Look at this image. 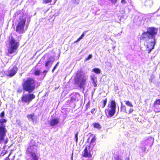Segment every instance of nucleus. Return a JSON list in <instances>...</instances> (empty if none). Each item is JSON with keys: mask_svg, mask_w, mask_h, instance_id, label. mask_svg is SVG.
I'll list each match as a JSON object with an SVG mask.
<instances>
[{"mask_svg": "<svg viewBox=\"0 0 160 160\" xmlns=\"http://www.w3.org/2000/svg\"><path fill=\"white\" fill-rule=\"evenodd\" d=\"M35 85L34 79L32 78H28L22 84L23 89L30 93L35 89Z\"/></svg>", "mask_w": 160, "mask_h": 160, "instance_id": "obj_1", "label": "nucleus"}, {"mask_svg": "<svg viewBox=\"0 0 160 160\" xmlns=\"http://www.w3.org/2000/svg\"><path fill=\"white\" fill-rule=\"evenodd\" d=\"M88 76L84 73H78L75 78L76 83L81 88L84 89Z\"/></svg>", "mask_w": 160, "mask_h": 160, "instance_id": "obj_2", "label": "nucleus"}, {"mask_svg": "<svg viewBox=\"0 0 160 160\" xmlns=\"http://www.w3.org/2000/svg\"><path fill=\"white\" fill-rule=\"evenodd\" d=\"M19 45V43L16 41L14 38L11 37L10 39L9 44L8 47V55L15 53Z\"/></svg>", "mask_w": 160, "mask_h": 160, "instance_id": "obj_3", "label": "nucleus"}, {"mask_svg": "<svg viewBox=\"0 0 160 160\" xmlns=\"http://www.w3.org/2000/svg\"><path fill=\"white\" fill-rule=\"evenodd\" d=\"M26 21L25 18H20L16 27V31L19 33H23L25 32L24 26Z\"/></svg>", "mask_w": 160, "mask_h": 160, "instance_id": "obj_4", "label": "nucleus"}, {"mask_svg": "<svg viewBox=\"0 0 160 160\" xmlns=\"http://www.w3.org/2000/svg\"><path fill=\"white\" fill-rule=\"evenodd\" d=\"M156 43V40L155 38H151L148 41L147 48L148 51V53H150L151 51L153 49Z\"/></svg>", "mask_w": 160, "mask_h": 160, "instance_id": "obj_5", "label": "nucleus"}, {"mask_svg": "<svg viewBox=\"0 0 160 160\" xmlns=\"http://www.w3.org/2000/svg\"><path fill=\"white\" fill-rule=\"evenodd\" d=\"M92 149V147H91L90 144L87 145L84 151L83 156L85 157L91 158L92 157L91 152Z\"/></svg>", "mask_w": 160, "mask_h": 160, "instance_id": "obj_6", "label": "nucleus"}, {"mask_svg": "<svg viewBox=\"0 0 160 160\" xmlns=\"http://www.w3.org/2000/svg\"><path fill=\"white\" fill-rule=\"evenodd\" d=\"M35 97V96L33 94H25L22 97V101L24 102H29Z\"/></svg>", "mask_w": 160, "mask_h": 160, "instance_id": "obj_7", "label": "nucleus"}, {"mask_svg": "<svg viewBox=\"0 0 160 160\" xmlns=\"http://www.w3.org/2000/svg\"><path fill=\"white\" fill-rule=\"evenodd\" d=\"M158 29L153 27H150L148 28L147 32L151 37V38H155L156 35L157 34Z\"/></svg>", "mask_w": 160, "mask_h": 160, "instance_id": "obj_8", "label": "nucleus"}, {"mask_svg": "<svg viewBox=\"0 0 160 160\" xmlns=\"http://www.w3.org/2000/svg\"><path fill=\"white\" fill-rule=\"evenodd\" d=\"M7 130L4 126H0V142H2L6 136Z\"/></svg>", "mask_w": 160, "mask_h": 160, "instance_id": "obj_9", "label": "nucleus"}, {"mask_svg": "<svg viewBox=\"0 0 160 160\" xmlns=\"http://www.w3.org/2000/svg\"><path fill=\"white\" fill-rule=\"evenodd\" d=\"M115 112L116 109L111 108H108V109H106L105 110V113L108 118L111 117L113 116Z\"/></svg>", "mask_w": 160, "mask_h": 160, "instance_id": "obj_10", "label": "nucleus"}, {"mask_svg": "<svg viewBox=\"0 0 160 160\" xmlns=\"http://www.w3.org/2000/svg\"><path fill=\"white\" fill-rule=\"evenodd\" d=\"M18 71V68L17 67L14 66L11 70L6 72V74L8 76L12 77Z\"/></svg>", "mask_w": 160, "mask_h": 160, "instance_id": "obj_11", "label": "nucleus"}, {"mask_svg": "<svg viewBox=\"0 0 160 160\" xmlns=\"http://www.w3.org/2000/svg\"><path fill=\"white\" fill-rule=\"evenodd\" d=\"M27 117L29 121L32 122L33 124L36 123L38 118L34 114L28 115Z\"/></svg>", "mask_w": 160, "mask_h": 160, "instance_id": "obj_12", "label": "nucleus"}, {"mask_svg": "<svg viewBox=\"0 0 160 160\" xmlns=\"http://www.w3.org/2000/svg\"><path fill=\"white\" fill-rule=\"evenodd\" d=\"M151 37L150 36L148 32H145L142 33L141 36V39L145 41H148L149 40Z\"/></svg>", "mask_w": 160, "mask_h": 160, "instance_id": "obj_13", "label": "nucleus"}, {"mask_svg": "<svg viewBox=\"0 0 160 160\" xmlns=\"http://www.w3.org/2000/svg\"><path fill=\"white\" fill-rule=\"evenodd\" d=\"M54 59L52 58H49L45 63V66L48 67V68H50L51 66Z\"/></svg>", "mask_w": 160, "mask_h": 160, "instance_id": "obj_14", "label": "nucleus"}, {"mask_svg": "<svg viewBox=\"0 0 160 160\" xmlns=\"http://www.w3.org/2000/svg\"><path fill=\"white\" fill-rule=\"evenodd\" d=\"M59 119L58 118H54L51 119L49 121L50 125L51 126H55L59 122Z\"/></svg>", "mask_w": 160, "mask_h": 160, "instance_id": "obj_15", "label": "nucleus"}, {"mask_svg": "<svg viewBox=\"0 0 160 160\" xmlns=\"http://www.w3.org/2000/svg\"><path fill=\"white\" fill-rule=\"evenodd\" d=\"M36 149V147L35 146H29L28 148L27 153L28 154H30L34 152L35 150Z\"/></svg>", "mask_w": 160, "mask_h": 160, "instance_id": "obj_16", "label": "nucleus"}, {"mask_svg": "<svg viewBox=\"0 0 160 160\" xmlns=\"http://www.w3.org/2000/svg\"><path fill=\"white\" fill-rule=\"evenodd\" d=\"M108 107V108H113L116 109V103L115 101L112 100L109 103Z\"/></svg>", "mask_w": 160, "mask_h": 160, "instance_id": "obj_17", "label": "nucleus"}, {"mask_svg": "<svg viewBox=\"0 0 160 160\" xmlns=\"http://www.w3.org/2000/svg\"><path fill=\"white\" fill-rule=\"evenodd\" d=\"M32 159L33 160H38L39 158L38 156L34 152L30 153Z\"/></svg>", "mask_w": 160, "mask_h": 160, "instance_id": "obj_18", "label": "nucleus"}, {"mask_svg": "<svg viewBox=\"0 0 160 160\" xmlns=\"http://www.w3.org/2000/svg\"><path fill=\"white\" fill-rule=\"evenodd\" d=\"M121 111H122L123 112H127L126 107V106L123 105L122 102L121 103Z\"/></svg>", "mask_w": 160, "mask_h": 160, "instance_id": "obj_19", "label": "nucleus"}, {"mask_svg": "<svg viewBox=\"0 0 160 160\" xmlns=\"http://www.w3.org/2000/svg\"><path fill=\"white\" fill-rule=\"evenodd\" d=\"M85 35V32H84L82 33V34L81 36L75 41L74 42V43L77 42L79 41L83 37H84V35Z\"/></svg>", "mask_w": 160, "mask_h": 160, "instance_id": "obj_20", "label": "nucleus"}, {"mask_svg": "<svg viewBox=\"0 0 160 160\" xmlns=\"http://www.w3.org/2000/svg\"><path fill=\"white\" fill-rule=\"evenodd\" d=\"M92 71L97 74H99L100 73L101 70L98 68H94L92 70Z\"/></svg>", "mask_w": 160, "mask_h": 160, "instance_id": "obj_21", "label": "nucleus"}, {"mask_svg": "<svg viewBox=\"0 0 160 160\" xmlns=\"http://www.w3.org/2000/svg\"><path fill=\"white\" fill-rule=\"evenodd\" d=\"M93 126L94 128L99 129L101 128L100 125L98 123H93Z\"/></svg>", "mask_w": 160, "mask_h": 160, "instance_id": "obj_22", "label": "nucleus"}, {"mask_svg": "<svg viewBox=\"0 0 160 160\" xmlns=\"http://www.w3.org/2000/svg\"><path fill=\"white\" fill-rule=\"evenodd\" d=\"M125 102L126 105H127V106L130 107H133L132 104L130 101H125Z\"/></svg>", "mask_w": 160, "mask_h": 160, "instance_id": "obj_23", "label": "nucleus"}, {"mask_svg": "<svg viewBox=\"0 0 160 160\" xmlns=\"http://www.w3.org/2000/svg\"><path fill=\"white\" fill-rule=\"evenodd\" d=\"M152 1L151 0H150L149 1H146L145 3V4L147 6L149 5V6H150L152 4Z\"/></svg>", "mask_w": 160, "mask_h": 160, "instance_id": "obj_24", "label": "nucleus"}, {"mask_svg": "<svg viewBox=\"0 0 160 160\" xmlns=\"http://www.w3.org/2000/svg\"><path fill=\"white\" fill-rule=\"evenodd\" d=\"M78 132H77L75 135V139L76 142L77 143L78 141Z\"/></svg>", "mask_w": 160, "mask_h": 160, "instance_id": "obj_25", "label": "nucleus"}, {"mask_svg": "<svg viewBox=\"0 0 160 160\" xmlns=\"http://www.w3.org/2000/svg\"><path fill=\"white\" fill-rule=\"evenodd\" d=\"M59 64V62H58L57 64L54 66L52 70V72L53 73L55 70V69L57 68L58 67Z\"/></svg>", "mask_w": 160, "mask_h": 160, "instance_id": "obj_26", "label": "nucleus"}, {"mask_svg": "<svg viewBox=\"0 0 160 160\" xmlns=\"http://www.w3.org/2000/svg\"><path fill=\"white\" fill-rule=\"evenodd\" d=\"M34 73L35 75L36 76L39 75H40V71L39 70H36L35 71Z\"/></svg>", "mask_w": 160, "mask_h": 160, "instance_id": "obj_27", "label": "nucleus"}, {"mask_svg": "<svg viewBox=\"0 0 160 160\" xmlns=\"http://www.w3.org/2000/svg\"><path fill=\"white\" fill-rule=\"evenodd\" d=\"M6 122V120L4 119H0V123H3Z\"/></svg>", "mask_w": 160, "mask_h": 160, "instance_id": "obj_28", "label": "nucleus"}, {"mask_svg": "<svg viewBox=\"0 0 160 160\" xmlns=\"http://www.w3.org/2000/svg\"><path fill=\"white\" fill-rule=\"evenodd\" d=\"M103 106L102 107V108H104L105 106H106V103H107V99L106 98L104 100H103Z\"/></svg>", "mask_w": 160, "mask_h": 160, "instance_id": "obj_29", "label": "nucleus"}, {"mask_svg": "<svg viewBox=\"0 0 160 160\" xmlns=\"http://www.w3.org/2000/svg\"><path fill=\"white\" fill-rule=\"evenodd\" d=\"M133 111V109L132 108H130L129 109L128 111L127 112V113H128V114H130L131 113H132Z\"/></svg>", "mask_w": 160, "mask_h": 160, "instance_id": "obj_30", "label": "nucleus"}, {"mask_svg": "<svg viewBox=\"0 0 160 160\" xmlns=\"http://www.w3.org/2000/svg\"><path fill=\"white\" fill-rule=\"evenodd\" d=\"M52 0H43V2L46 3H48L51 2Z\"/></svg>", "mask_w": 160, "mask_h": 160, "instance_id": "obj_31", "label": "nucleus"}, {"mask_svg": "<svg viewBox=\"0 0 160 160\" xmlns=\"http://www.w3.org/2000/svg\"><path fill=\"white\" fill-rule=\"evenodd\" d=\"M96 140V138L95 137H93L91 140L90 141V143H92L95 142Z\"/></svg>", "mask_w": 160, "mask_h": 160, "instance_id": "obj_32", "label": "nucleus"}, {"mask_svg": "<svg viewBox=\"0 0 160 160\" xmlns=\"http://www.w3.org/2000/svg\"><path fill=\"white\" fill-rule=\"evenodd\" d=\"M76 100V98L72 96L71 97V101L73 102L75 101Z\"/></svg>", "mask_w": 160, "mask_h": 160, "instance_id": "obj_33", "label": "nucleus"}, {"mask_svg": "<svg viewBox=\"0 0 160 160\" xmlns=\"http://www.w3.org/2000/svg\"><path fill=\"white\" fill-rule=\"evenodd\" d=\"M113 4H115L117 2V0H110Z\"/></svg>", "mask_w": 160, "mask_h": 160, "instance_id": "obj_34", "label": "nucleus"}, {"mask_svg": "<svg viewBox=\"0 0 160 160\" xmlns=\"http://www.w3.org/2000/svg\"><path fill=\"white\" fill-rule=\"evenodd\" d=\"M92 58V55H89L88 57L86 59V60H88L91 58Z\"/></svg>", "mask_w": 160, "mask_h": 160, "instance_id": "obj_35", "label": "nucleus"}, {"mask_svg": "<svg viewBox=\"0 0 160 160\" xmlns=\"http://www.w3.org/2000/svg\"><path fill=\"white\" fill-rule=\"evenodd\" d=\"M49 69V68H48V70H45L43 72V74H44L45 76L46 75V73L48 72Z\"/></svg>", "mask_w": 160, "mask_h": 160, "instance_id": "obj_36", "label": "nucleus"}, {"mask_svg": "<svg viewBox=\"0 0 160 160\" xmlns=\"http://www.w3.org/2000/svg\"><path fill=\"white\" fill-rule=\"evenodd\" d=\"M4 112H2L1 114H0V117L1 118H3L4 117Z\"/></svg>", "mask_w": 160, "mask_h": 160, "instance_id": "obj_37", "label": "nucleus"}, {"mask_svg": "<svg viewBox=\"0 0 160 160\" xmlns=\"http://www.w3.org/2000/svg\"><path fill=\"white\" fill-rule=\"evenodd\" d=\"M157 104L160 105V99L157 100L156 101Z\"/></svg>", "mask_w": 160, "mask_h": 160, "instance_id": "obj_38", "label": "nucleus"}, {"mask_svg": "<svg viewBox=\"0 0 160 160\" xmlns=\"http://www.w3.org/2000/svg\"><path fill=\"white\" fill-rule=\"evenodd\" d=\"M121 3L123 4H125L126 3V2L125 0H122L121 1Z\"/></svg>", "mask_w": 160, "mask_h": 160, "instance_id": "obj_39", "label": "nucleus"}, {"mask_svg": "<svg viewBox=\"0 0 160 160\" xmlns=\"http://www.w3.org/2000/svg\"><path fill=\"white\" fill-rule=\"evenodd\" d=\"M95 110V108L92 109L91 111V112L92 114L94 112Z\"/></svg>", "mask_w": 160, "mask_h": 160, "instance_id": "obj_40", "label": "nucleus"}, {"mask_svg": "<svg viewBox=\"0 0 160 160\" xmlns=\"http://www.w3.org/2000/svg\"><path fill=\"white\" fill-rule=\"evenodd\" d=\"M94 83V86L95 87H96L97 86V84L96 83H95V82H93Z\"/></svg>", "mask_w": 160, "mask_h": 160, "instance_id": "obj_41", "label": "nucleus"}, {"mask_svg": "<svg viewBox=\"0 0 160 160\" xmlns=\"http://www.w3.org/2000/svg\"><path fill=\"white\" fill-rule=\"evenodd\" d=\"M92 80H93V82H95V79L93 78H92Z\"/></svg>", "mask_w": 160, "mask_h": 160, "instance_id": "obj_42", "label": "nucleus"}, {"mask_svg": "<svg viewBox=\"0 0 160 160\" xmlns=\"http://www.w3.org/2000/svg\"><path fill=\"white\" fill-rule=\"evenodd\" d=\"M5 160H9V158L7 157L5 159Z\"/></svg>", "mask_w": 160, "mask_h": 160, "instance_id": "obj_43", "label": "nucleus"}, {"mask_svg": "<svg viewBox=\"0 0 160 160\" xmlns=\"http://www.w3.org/2000/svg\"><path fill=\"white\" fill-rule=\"evenodd\" d=\"M79 1L78 0V1L77 2V3L78 4L79 3Z\"/></svg>", "mask_w": 160, "mask_h": 160, "instance_id": "obj_44", "label": "nucleus"}, {"mask_svg": "<svg viewBox=\"0 0 160 160\" xmlns=\"http://www.w3.org/2000/svg\"><path fill=\"white\" fill-rule=\"evenodd\" d=\"M72 158H73V157H72V156L71 158V159L72 160Z\"/></svg>", "mask_w": 160, "mask_h": 160, "instance_id": "obj_45", "label": "nucleus"}, {"mask_svg": "<svg viewBox=\"0 0 160 160\" xmlns=\"http://www.w3.org/2000/svg\"><path fill=\"white\" fill-rule=\"evenodd\" d=\"M149 80H150V81H151V82H152V79H150Z\"/></svg>", "mask_w": 160, "mask_h": 160, "instance_id": "obj_46", "label": "nucleus"}, {"mask_svg": "<svg viewBox=\"0 0 160 160\" xmlns=\"http://www.w3.org/2000/svg\"><path fill=\"white\" fill-rule=\"evenodd\" d=\"M88 160H92L91 159H89Z\"/></svg>", "mask_w": 160, "mask_h": 160, "instance_id": "obj_47", "label": "nucleus"}, {"mask_svg": "<svg viewBox=\"0 0 160 160\" xmlns=\"http://www.w3.org/2000/svg\"><path fill=\"white\" fill-rule=\"evenodd\" d=\"M149 141V140H147V142H148Z\"/></svg>", "mask_w": 160, "mask_h": 160, "instance_id": "obj_48", "label": "nucleus"}, {"mask_svg": "<svg viewBox=\"0 0 160 160\" xmlns=\"http://www.w3.org/2000/svg\"><path fill=\"white\" fill-rule=\"evenodd\" d=\"M152 143H151V144H150V145L151 146V145H152Z\"/></svg>", "mask_w": 160, "mask_h": 160, "instance_id": "obj_49", "label": "nucleus"}]
</instances>
